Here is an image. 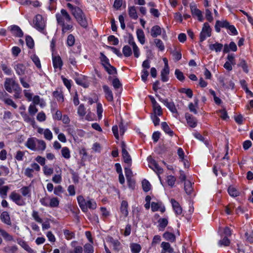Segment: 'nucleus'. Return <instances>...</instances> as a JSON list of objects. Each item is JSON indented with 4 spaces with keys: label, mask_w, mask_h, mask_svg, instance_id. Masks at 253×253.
I'll return each mask as SVG.
<instances>
[{
    "label": "nucleus",
    "mask_w": 253,
    "mask_h": 253,
    "mask_svg": "<svg viewBox=\"0 0 253 253\" xmlns=\"http://www.w3.org/2000/svg\"><path fill=\"white\" fill-rule=\"evenodd\" d=\"M67 6L70 9L72 14L75 17L78 23L82 27L86 28L88 24L86 17L82 10L78 6H74L70 3H68Z\"/></svg>",
    "instance_id": "1"
},
{
    "label": "nucleus",
    "mask_w": 253,
    "mask_h": 253,
    "mask_svg": "<svg viewBox=\"0 0 253 253\" xmlns=\"http://www.w3.org/2000/svg\"><path fill=\"white\" fill-rule=\"evenodd\" d=\"M63 17H65V19L67 22L70 21L71 20V17L67 11L64 9H61V12L58 13L56 14V18L58 24L60 25L62 28V31L63 33H65L67 31L70 30L72 28V26L70 25H65V21L63 19Z\"/></svg>",
    "instance_id": "2"
},
{
    "label": "nucleus",
    "mask_w": 253,
    "mask_h": 253,
    "mask_svg": "<svg viewBox=\"0 0 253 253\" xmlns=\"http://www.w3.org/2000/svg\"><path fill=\"white\" fill-rule=\"evenodd\" d=\"M4 86L6 91L11 93L12 90H19V85L13 78H6Z\"/></svg>",
    "instance_id": "3"
},
{
    "label": "nucleus",
    "mask_w": 253,
    "mask_h": 253,
    "mask_svg": "<svg viewBox=\"0 0 253 253\" xmlns=\"http://www.w3.org/2000/svg\"><path fill=\"white\" fill-rule=\"evenodd\" d=\"M211 29L208 23H205L200 35V42H203L207 37L211 36Z\"/></svg>",
    "instance_id": "4"
},
{
    "label": "nucleus",
    "mask_w": 253,
    "mask_h": 253,
    "mask_svg": "<svg viewBox=\"0 0 253 253\" xmlns=\"http://www.w3.org/2000/svg\"><path fill=\"white\" fill-rule=\"evenodd\" d=\"M34 27L40 31H42L45 26V22L41 15L38 14L33 20Z\"/></svg>",
    "instance_id": "5"
},
{
    "label": "nucleus",
    "mask_w": 253,
    "mask_h": 253,
    "mask_svg": "<svg viewBox=\"0 0 253 253\" xmlns=\"http://www.w3.org/2000/svg\"><path fill=\"white\" fill-rule=\"evenodd\" d=\"M158 97L159 100L164 103L167 107L173 113L177 112V110L175 108V106L173 102H169L168 99H163L161 98L159 95H156Z\"/></svg>",
    "instance_id": "6"
},
{
    "label": "nucleus",
    "mask_w": 253,
    "mask_h": 253,
    "mask_svg": "<svg viewBox=\"0 0 253 253\" xmlns=\"http://www.w3.org/2000/svg\"><path fill=\"white\" fill-rule=\"evenodd\" d=\"M9 198L19 206H23L25 204L24 201L22 199V197L15 192H12L10 194Z\"/></svg>",
    "instance_id": "7"
},
{
    "label": "nucleus",
    "mask_w": 253,
    "mask_h": 253,
    "mask_svg": "<svg viewBox=\"0 0 253 253\" xmlns=\"http://www.w3.org/2000/svg\"><path fill=\"white\" fill-rule=\"evenodd\" d=\"M38 139L34 138H29L26 142L25 146L33 151H37V144Z\"/></svg>",
    "instance_id": "8"
},
{
    "label": "nucleus",
    "mask_w": 253,
    "mask_h": 253,
    "mask_svg": "<svg viewBox=\"0 0 253 253\" xmlns=\"http://www.w3.org/2000/svg\"><path fill=\"white\" fill-rule=\"evenodd\" d=\"M190 9L191 13L193 16H197L200 21H203V18L202 12L196 8V6L195 4H190Z\"/></svg>",
    "instance_id": "9"
},
{
    "label": "nucleus",
    "mask_w": 253,
    "mask_h": 253,
    "mask_svg": "<svg viewBox=\"0 0 253 253\" xmlns=\"http://www.w3.org/2000/svg\"><path fill=\"white\" fill-rule=\"evenodd\" d=\"M219 82L223 87H226V88H231L233 89L234 88V84L231 80L228 81L227 79L220 77L219 78Z\"/></svg>",
    "instance_id": "10"
},
{
    "label": "nucleus",
    "mask_w": 253,
    "mask_h": 253,
    "mask_svg": "<svg viewBox=\"0 0 253 253\" xmlns=\"http://www.w3.org/2000/svg\"><path fill=\"white\" fill-rule=\"evenodd\" d=\"M78 204L82 211L84 212H86L88 211L86 206V201L82 196H79L77 197Z\"/></svg>",
    "instance_id": "11"
},
{
    "label": "nucleus",
    "mask_w": 253,
    "mask_h": 253,
    "mask_svg": "<svg viewBox=\"0 0 253 253\" xmlns=\"http://www.w3.org/2000/svg\"><path fill=\"white\" fill-rule=\"evenodd\" d=\"M185 118L189 126L191 127H195L197 126V120L188 113L185 114Z\"/></svg>",
    "instance_id": "12"
},
{
    "label": "nucleus",
    "mask_w": 253,
    "mask_h": 253,
    "mask_svg": "<svg viewBox=\"0 0 253 253\" xmlns=\"http://www.w3.org/2000/svg\"><path fill=\"white\" fill-rule=\"evenodd\" d=\"M14 68L16 73L19 76H22L25 74L26 68L23 64L18 63L14 66Z\"/></svg>",
    "instance_id": "13"
},
{
    "label": "nucleus",
    "mask_w": 253,
    "mask_h": 253,
    "mask_svg": "<svg viewBox=\"0 0 253 253\" xmlns=\"http://www.w3.org/2000/svg\"><path fill=\"white\" fill-rule=\"evenodd\" d=\"M52 62L53 67L55 69L59 68L60 70L61 69L63 65V62L60 56H54L52 58Z\"/></svg>",
    "instance_id": "14"
},
{
    "label": "nucleus",
    "mask_w": 253,
    "mask_h": 253,
    "mask_svg": "<svg viewBox=\"0 0 253 253\" xmlns=\"http://www.w3.org/2000/svg\"><path fill=\"white\" fill-rule=\"evenodd\" d=\"M150 167L152 169L157 173L160 174L163 172V169H162L154 160H151L150 162Z\"/></svg>",
    "instance_id": "15"
},
{
    "label": "nucleus",
    "mask_w": 253,
    "mask_h": 253,
    "mask_svg": "<svg viewBox=\"0 0 253 253\" xmlns=\"http://www.w3.org/2000/svg\"><path fill=\"white\" fill-rule=\"evenodd\" d=\"M229 22L227 21H219L217 20L216 22L215 25V29L217 32H219L220 31V27L225 28L227 29V26H228Z\"/></svg>",
    "instance_id": "16"
},
{
    "label": "nucleus",
    "mask_w": 253,
    "mask_h": 253,
    "mask_svg": "<svg viewBox=\"0 0 253 253\" xmlns=\"http://www.w3.org/2000/svg\"><path fill=\"white\" fill-rule=\"evenodd\" d=\"M171 203L175 213L178 215L181 214L182 213V208L179 203L173 199H171Z\"/></svg>",
    "instance_id": "17"
},
{
    "label": "nucleus",
    "mask_w": 253,
    "mask_h": 253,
    "mask_svg": "<svg viewBox=\"0 0 253 253\" xmlns=\"http://www.w3.org/2000/svg\"><path fill=\"white\" fill-rule=\"evenodd\" d=\"M0 218V219L1 220V221L5 224H6L7 225H11V222L10 220L9 215L7 212H6V211L2 212L1 213Z\"/></svg>",
    "instance_id": "18"
},
{
    "label": "nucleus",
    "mask_w": 253,
    "mask_h": 253,
    "mask_svg": "<svg viewBox=\"0 0 253 253\" xmlns=\"http://www.w3.org/2000/svg\"><path fill=\"white\" fill-rule=\"evenodd\" d=\"M162 30L161 27L158 25L153 26L151 30V36L153 38H156L158 36L161 35Z\"/></svg>",
    "instance_id": "19"
},
{
    "label": "nucleus",
    "mask_w": 253,
    "mask_h": 253,
    "mask_svg": "<svg viewBox=\"0 0 253 253\" xmlns=\"http://www.w3.org/2000/svg\"><path fill=\"white\" fill-rule=\"evenodd\" d=\"M103 89L105 92L106 99L109 101H112L113 100V93L109 87L107 85H104L103 86Z\"/></svg>",
    "instance_id": "20"
},
{
    "label": "nucleus",
    "mask_w": 253,
    "mask_h": 253,
    "mask_svg": "<svg viewBox=\"0 0 253 253\" xmlns=\"http://www.w3.org/2000/svg\"><path fill=\"white\" fill-rule=\"evenodd\" d=\"M223 47V45L222 43L217 42L209 45L210 49L212 51H215L216 52H220L222 49Z\"/></svg>",
    "instance_id": "21"
},
{
    "label": "nucleus",
    "mask_w": 253,
    "mask_h": 253,
    "mask_svg": "<svg viewBox=\"0 0 253 253\" xmlns=\"http://www.w3.org/2000/svg\"><path fill=\"white\" fill-rule=\"evenodd\" d=\"M169 73V69L164 68L161 73V80L163 82L168 81L169 78L168 75Z\"/></svg>",
    "instance_id": "22"
},
{
    "label": "nucleus",
    "mask_w": 253,
    "mask_h": 253,
    "mask_svg": "<svg viewBox=\"0 0 253 253\" xmlns=\"http://www.w3.org/2000/svg\"><path fill=\"white\" fill-rule=\"evenodd\" d=\"M127 208V202L126 201H123L121 204V211L125 217H126L128 213Z\"/></svg>",
    "instance_id": "23"
},
{
    "label": "nucleus",
    "mask_w": 253,
    "mask_h": 253,
    "mask_svg": "<svg viewBox=\"0 0 253 253\" xmlns=\"http://www.w3.org/2000/svg\"><path fill=\"white\" fill-rule=\"evenodd\" d=\"M12 33L16 36L21 37L23 36V32L20 28L16 25H14L11 27Z\"/></svg>",
    "instance_id": "24"
},
{
    "label": "nucleus",
    "mask_w": 253,
    "mask_h": 253,
    "mask_svg": "<svg viewBox=\"0 0 253 253\" xmlns=\"http://www.w3.org/2000/svg\"><path fill=\"white\" fill-rule=\"evenodd\" d=\"M128 14L131 18L134 19H137L138 15L136 12V7L134 6H132L128 7Z\"/></svg>",
    "instance_id": "25"
},
{
    "label": "nucleus",
    "mask_w": 253,
    "mask_h": 253,
    "mask_svg": "<svg viewBox=\"0 0 253 253\" xmlns=\"http://www.w3.org/2000/svg\"><path fill=\"white\" fill-rule=\"evenodd\" d=\"M161 247L164 251L169 253H172L174 252L173 249L171 247L169 243L163 242L161 244Z\"/></svg>",
    "instance_id": "26"
},
{
    "label": "nucleus",
    "mask_w": 253,
    "mask_h": 253,
    "mask_svg": "<svg viewBox=\"0 0 253 253\" xmlns=\"http://www.w3.org/2000/svg\"><path fill=\"white\" fill-rule=\"evenodd\" d=\"M159 230L163 231L168 225V220L167 218H160L158 220Z\"/></svg>",
    "instance_id": "27"
},
{
    "label": "nucleus",
    "mask_w": 253,
    "mask_h": 253,
    "mask_svg": "<svg viewBox=\"0 0 253 253\" xmlns=\"http://www.w3.org/2000/svg\"><path fill=\"white\" fill-rule=\"evenodd\" d=\"M122 155L125 163L127 164L128 167L130 166L131 164V159L127 150L122 152Z\"/></svg>",
    "instance_id": "28"
},
{
    "label": "nucleus",
    "mask_w": 253,
    "mask_h": 253,
    "mask_svg": "<svg viewBox=\"0 0 253 253\" xmlns=\"http://www.w3.org/2000/svg\"><path fill=\"white\" fill-rule=\"evenodd\" d=\"M163 237L168 241L173 242L175 241V236L169 232H166L163 235Z\"/></svg>",
    "instance_id": "29"
},
{
    "label": "nucleus",
    "mask_w": 253,
    "mask_h": 253,
    "mask_svg": "<svg viewBox=\"0 0 253 253\" xmlns=\"http://www.w3.org/2000/svg\"><path fill=\"white\" fill-rule=\"evenodd\" d=\"M136 34L138 40L142 44H143L145 42V36L143 30L137 29Z\"/></svg>",
    "instance_id": "30"
},
{
    "label": "nucleus",
    "mask_w": 253,
    "mask_h": 253,
    "mask_svg": "<svg viewBox=\"0 0 253 253\" xmlns=\"http://www.w3.org/2000/svg\"><path fill=\"white\" fill-rule=\"evenodd\" d=\"M161 126L163 129L166 133L169 134L171 136L173 135V131L170 129L169 126H168L166 122H162L161 124Z\"/></svg>",
    "instance_id": "31"
},
{
    "label": "nucleus",
    "mask_w": 253,
    "mask_h": 253,
    "mask_svg": "<svg viewBox=\"0 0 253 253\" xmlns=\"http://www.w3.org/2000/svg\"><path fill=\"white\" fill-rule=\"evenodd\" d=\"M46 148V143L42 140L38 139L37 144V149L38 151L43 152Z\"/></svg>",
    "instance_id": "32"
},
{
    "label": "nucleus",
    "mask_w": 253,
    "mask_h": 253,
    "mask_svg": "<svg viewBox=\"0 0 253 253\" xmlns=\"http://www.w3.org/2000/svg\"><path fill=\"white\" fill-rule=\"evenodd\" d=\"M184 190L187 194L189 195L193 191V188L192 183L190 181L188 180L185 181Z\"/></svg>",
    "instance_id": "33"
},
{
    "label": "nucleus",
    "mask_w": 253,
    "mask_h": 253,
    "mask_svg": "<svg viewBox=\"0 0 253 253\" xmlns=\"http://www.w3.org/2000/svg\"><path fill=\"white\" fill-rule=\"evenodd\" d=\"M237 65L239 67H242L245 73H248L249 72L247 63L244 59H240L239 60V63Z\"/></svg>",
    "instance_id": "34"
},
{
    "label": "nucleus",
    "mask_w": 253,
    "mask_h": 253,
    "mask_svg": "<svg viewBox=\"0 0 253 253\" xmlns=\"http://www.w3.org/2000/svg\"><path fill=\"white\" fill-rule=\"evenodd\" d=\"M130 247L132 253H139L141 250L140 245L136 243L131 244Z\"/></svg>",
    "instance_id": "35"
},
{
    "label": "nucleus",
    "mask_w": 253,
    "mask_h": 253,
    "mask_svg": "<svg viewBox=\"0 0 253 253\" xmlns=\"http://www.w3.org/2000/svg\"><path fill=\"white\" fill-rule=\"evenodd\" d=\"M106 71L110 75H113L117 73V70L115 67L111 66L110 64H107L104 66Z\"/></svg>",
    "instance_id": "36"
},
{
    "label": "nucleus",
    "mask_w": 253,
    "mask_h": 253,
    "mask_svg": "<svg viewBox=\"0 0 253 253\" xmlns=\"http://www.w3.org/2000/svg\"><path fill=\"white\" fill-rule=\"evenodd\" d=\"M9 189V188L8 186H3L0 188V195L2 198L4 199L6 197Z\"/></svg>",
    "instance_id": "37"
},
{
    "label": "nucleus",
    "mask_w": 253,
    "mask_h": 253,
    "mask_svg": "<svg viewBox=\"0 0 253 253\" xmlns=\"http://www.w3.org/2000/svg\"><path fill=\"white\" fill-rule=\"evenodd\" d=\"M53 96L56 98L58 101L63 102L64 101L63 95L60 91H54L53 92Z\"/></svg>",
    "instance_id": "38"
},
{
    "label": "nucleus",
    "mask_w": 253,
    "mask_h": 253,
    "mask_svg": "<svg viewBox=\"0 0 253 253\" xmlns=\"http://www.w3.org/2000/svg\"><path fill=\"white\" fill-rule=\"evenodd\" d=\"M123 53L125 56L128 57L132 54L131 49L128 45H125L123 48Z\"/></svg>",
    "instance_id": "39"
},
{
    "label": "nucleus",
    "mask_w": 253,
    "mask_h": 253,
    "mask_svg": "<svg viewBox=\"0 0 253 253\" xmlns=\"http://www.w3.org/2000/svg\"><path fill=\"white\" fill-rule=\"evenodd\" d=\"M142 185L143 189L145 192H148L151 189V184L150 182L146 179H144L142 181Z\"/></svg>",
    "instance_id": "40"
},
{
    "label": "nucleus",
    "mask_w": 253,
    "mask_h": 253,
    "mask_svg": "<svg viewBox=\"0 0 253 253\" xmlns=\"http://www.w3.org/2000/svg\"><path fill=\"white\" fill-rule=\"evenodd\" d=\"M171 53L173 57L174 61L177 62L181 59V53L180 51L174 50Z\"/></svg>",
    "instance_id": "41"
},
{
    "label": "nucleus",
    "mask_w": 253,
    "mask_h": 253,
    "mask_svg": "<svg viewBox=\"0 0 253 253\" xmlns=\"http://www.w3.org/2000/svg\"><path fill=\"white\" fill-rule=\"evenodd\" d=\"M154 42L155 45L160 49V50L163 51L164 50L165 46L163 42L161 40L155 39Z\"/></svg>",
    "instance_id": "42"
},
{
    "label": "nucleus",
    "mask_w": 253,
    "mask_h": 253,
    "mask_svg": "<svg viewBox=\"0 0 253 253\" xmlns=\"http://www.w3.org/2000/svg\"><path fill=\"white\" fill-rule=\"evenodd\" d=\"M75 81L78 84L81 85L84 88H86L88 86V84L84 81V79L79 78L76 79Z\"/></svg>",
    "instance_id": "43"
},
{
    "label": "nucleus",
    "mask_w": 253,
    "mask_h": 253,
    "mask_svg": "<svg viewBox=\"0 0 253 253\" xmlns=\"http://www.w3.org/2000/svg\"><path fill=\"white\" fill-rule=\"evenodd\" d=\"M31 59L35 63V65L39 69L41 68V64L40 62V59L39 57L36 55H33L31 56Z\"/></svg>",
    "instance_id": "44"
},
{
    "label": "nucleus",
    "mask_w": 253,
    "mask_h": 253,
    "mask_svg": "<svg viewBox=\"0 0 253 253\" xmlns=\"http://www.w3.org/2000/svg\"><path fill=\"white\" fill-rule=\"evenodd\" d=\"M62 155L66 159H69L70 157V152L67 147H63L61 150Z\"/></svg>",
    "instance_id": "45"
},
{
    "label": "nucleus",
    "mask_w": 253,
    "mask_h": 253,
    "mask_svg": "<svg viewBox=\"0 0 253 253\" xmlns=\"http://www.w3.org/2000/svg\"><path fill=\"white\" fill-rule=\"evenodd\" d=\"M0 233L4 239L7 241L13 240V237L4 230H0Z\"/></svg>",
    "instance_id": "46"
},
{
    "label": "nucleus",
    "mask_w": 253,
    "mask_h": 253,
    "mask_svg": "<svg viewBox=\"0 0 253 253\" xmlns=\"http://www.w3.org/2000/svg\"><path fill=\"white\" fill-rule=\"evenodd\" d=\"M17 247L16 246L6 247L4 250L7 253H15L17 251Z\"/></svg>",
    "instance_id": "47"
},
{
    "label": "nucleus",
    "mask_w": 253,
    "mask_h": 253,
    "mask_svg": "<svg viewBox=\"0 0 253 253\" xmlns=\"http://www.w3.org/2000/svg\"><path fill=\"white\" fill-rule=\"evenodd\" d=\"M110 242L113 245L114 249L117 251H119V247L120 245V243L118 240H114L113 238H110Z\"/></svg>",
    "instance_id": "48"
},
{
    "label": "nucleus",
    "mask_w": 253,
    "mask_h": 253,
    "mask_svg": "<svg viewBox=\"0 0 253 253\" xmlns=\"http://www.w3.org/2000/svg\"><path fill=\"white\" fill-rule=\"evenodd\" d=\"M154 115L161 116L162 115V110L161 106L158 104L157 106H153Z\"/></svg>",
    "instance_id": "49"
},
{
    "label": "nucleus",
    "mask_w": 253,
    "mask_h": 253,
    "mask_svg": "<svg viewBox=\"0 0 253 253\" xmlns=\"http://www.w3.org/2000/svg\"><path fill=\"white\" fill-rule=\"evenodd\" d=\"M228 192L230 196L234 197H237L239 194V192L235 188L231 186L229 187Z\"/></svg>",
    "instance_id": "50"
},
{
    "label": "nucleus",
    "mask_w": 253,
    "mask_h": 253,
    "mask_svg": "<svg viewBox=\"0 0 253 253\" xmlns=\"http://www.w3.org/2000/svg\"><path fill=\"white\" fill-rule=\"evenodd\" d=\"M175 75L176 76L177 79L180 81H183L185 79V77L184 76L183 73L181 72L179 69L175 70Z\"/></svg>",
    "instance_id": "51"
},
{
    "label": "nucleus",
    "mask_w": 253,
    "mask_h": 253,
    "mask_svg": "<svg viewBox=\"0 0 253 253\" xmlns=\"http://www.w3.org/2000/svg\"><path fill=\"white\" fill-rule=\"evenodd\" d=\"M230 240L227 237L225 236L222 239L219 241L218 244L220 246H228L230 244Z\"/></svg>",
    "instance_id": "52"
},
{
    "label": "nucleus",
    "mask_w": 253,
    "mask_h": 253,
    "mask_svg": "<svg viewBox=\"0 0 253 253\" xmlns=\"http://www.w3.org/2000/svg\"><path fill=\"white\" fill-rule=\"evenodd\" d=\"M75 41V37L74 36L70 34L68 36L67 40V43L68 46H72L74 44Z\"/></svg>",
    "instance_id": "53"
},
{
    "label": "nucleus",
    "mask_w": 253,
    "mask_h": 253,
    "mask_svg": "<svg viewBox=\"0 0 253 253\" xmlns=\"http://www.w3.org/2000/svg\"><path fill=\"white\" fill-rule=\"evenodd\" d=\"M44 138L47 140H50L52 138V133L49 129H45L43 132Z\"/></svg>",
    "instance_id": "54"
},
{
    "label": "nucleus",
    "mask_w": 253,
    "mask_h": 253,
    "mask_svg": "<svg viewBox=\"0 0 253 253\" xmlns=\"http://www.w3.org/2000/svg\"><path fill=\"white\" fill-rule=\"evenodd\" d=\"M32 215L35 221H36L37 222H38L39 223H42V220L41 217H40L39 213L38 211H33Z\"/></svg>",
    "instance_id": "55"
},
{
    "label": "nucleus",
    "mask_w": 253,
    "mask_h": 253,
    "mask_svg": "<svg viewBox=\"0 0 253 253\" xmlns=\"http://www.w3.org/2000/svg\"><path fill=\"white\" fill-rule=\"evenodd\" d=\"M20 245L26 251L29 253H34V251L29 246V245L24 241H22Z\"/></svg>",
    "instance_id": "56"
},
{
    "label": "nucleus",
    "mask_w": 253,
    "mask_h": 253,
    "mask_svg": "<svg viewBox=\"0 0 253 253\" xmlns=\"http://www.w3.org/2000/svg\"><path fill=\"white\" fill-rule=\"evenodd\" d=\"M21 192L24 196H30V189L29 187L25 186L22 187L21 189Z\"/></svg>",
    "instance_id": "57"
},
{
    "label": "nucleus",
    "mask_w": 253,
    "mask_h": 253,
    "mask_svg": "<svg viewBox=\"0 0 253 253\" xmlns=\"http://www.w3.org/2000/svg\"><path fill=\"white\" fill-rule=\"evenodd\" d=\"M21 115L23 116L25 121L28 123H31V124H33L35 123L34 119L30 118L27 114L22 113Z\"/></svg>",
    "instance_id": "58"
},
{
    "label": "nucleus",
    "mask_w": 253,
    "mask_h": 253,
    "mask_svg": "<svg viewBox=\"0 0 253 253\" xmlns=\"http://www.w3.org/2000/svg\"><path fill=\"white\" fill-rule=\"evenodd\" d=\"M84 250L85 253H93V247L89 244H86L84 246Z\"/></svg>",
    "instance_id": "59"
},
{
    "label": "nucleus",
    "mask_w": 253,
    "mask_h": 253,
    "mask_svg": "<svg viewBox=\"0 0 253 253\" xmlns=\"http://www.w3.org/2000/svg\"><path fill=\"white\" fill-rule=\"evenodd\" d=\"M26 42L27 46L29 48H32L33 47L34 45V41L31 37L27 36L26 38Z\"/></svg>",
    "instance_id": "60"
},
{
    "label": "nucleus",
    "mask_w": 253,
    "mask_h": 253,
    "mask_svg": "<svg viewBox=\"0 0 253 253\" xmlns=\"http://www.w3.org/2000/svg\"><path fill=\"white\" fill-rule=\"evenodd\" d=\"M43 172L46 175H50L53 172V169L52 168H48L47 166L43 167Z\"/></svg>",
    "instance_id": "61"
},
{
    "label": "nucleus",
    "mask_w": 253,
    "mask_h": 253,
    "mask_svg": "<svg viewBox=\"0 0 253 253\" xmlns=\"http://www.w3.org/2000/svg\"><path fill=\"white\" fill-rule=\"evenodd\" d=\"M64 234L66 237V238L68 240H70L73 238H74L75 236L74 233L69 231L68 230H65L64 231Z\"/></svg>",
    "instance_id": "62"
},
{
    "label": "nucleus",
    "mask_w": 253,
    "mask_h": 253,
    "mask_svg": "<svg viewBox=\"0 0 253 253\" xmlns=\"http://www.w3.org/2000/svg\"><path fill=\"white\" fill-rule=\"evenodd\" d=\"M112 84L115 89H118L122 86V84L119 80L117 78L113 79L112 81Z\"/></svg>",
    "instance_id": "63"
},
{
    "label": "nucleus",
    "mask_w": 253,
    "mask_h": 253,
    "mask_svg": "<svg viewBox=\"0 0 253 253\" xmlns=\"http://www.w3.org/2000/svg\"><path fill=\"white\" fill-rule=\"evenodd\" d=\"M245 236L247 241H248L251 243H253V231L246 232L245 233Z\"/></svg>",
    "instance_id": "64"
}]
</instances>
